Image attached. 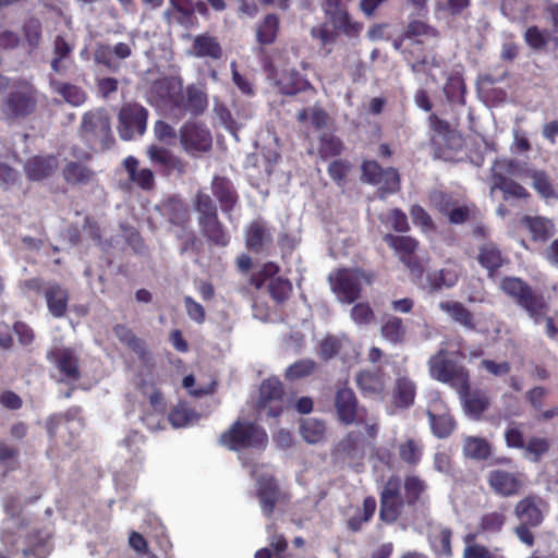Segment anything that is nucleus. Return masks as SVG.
<instances>
[{
  "instance_id": "obj_1",
  "label": "nucleus",
  "mask_w": 558,
  "mask_h": 558,
  "mask_svg": "<svg viewBox=\"0 0 558 558\" xmlns=\"http://www.w3.org/2000/svg\"><path fill=\"white\" fill-rule=\"evenodd\" d=\"M7 88L1 100V112L7 121L23 120L35 113L38 106V90L32 83L16 80Z\"/></svg>"
},
{
  "instance_id": "obj_2",
  "label": "nucleus",
  "mask_w": 558,
  "mask_h": 558,
  "mask_svg": "<svg viewBox=\"0 0 558 558\" xmlns=\"http://www.w3.org/2000/svg\"><path fill=\"white\" fill-rule=\"evenodd\" d=\"M499 288L505 295L523 308L536 323L546 315L548 304L544 295L534 291L523 279L506 276L500 280Z\"/></svg>"
},
{
  "instance_id": "obj_3",
  "label": "nucleus",
  "mask_w": 558,
  "mask_h": 558,
  "mask_svg": "<svg viewBox=\"0 0 558 558\" xmlns=\"http://www.w3.org/2000/svg\"><path fill=\"white\" fill-rule=\"evenodd\" d=\"M220 446L231 451L244 449H264L268 442L266 430L258 424L236 420L225 430L218 439Z\"/></svg>"
},
{
  "instance_id": "obj_4",
  "label": "nucleus",
  "mask_w": 558,
  "mask_h": 558,
  "mask_svg": "<svg viewBox=\"0 0 558 558\" xmlns=\"http://www.w3.org/2000/svg\"><path fill=\"white\" fill-rule=\"evenodd\" d=\"M194 208L198 214L197 222L206 240L215 246L226 247L230 235L219 219L218 209L211 196L198 191L194 199Z\"/></svg>"
},
{
  "instance_id": "obj_5",
  "label": "nucleus",
  "mask_w": 558,
  "mask_h": 558,
  "mask_svg": "<svg viewBox=\"0 0 558 558\" xmlns=\"http://www.w3.org/2000/svg\"><path fill=\"white\" fill-rule=\"evenodd\" d=\"M80 135L90 149H109L114 138L108 112L105 109L85 112L82 117Z\"/></svg>"
},
{
  "instance_id": "obj_6",
  "label": "nucleus",
  "mask_w": 558,
  "mask_h": 558,
  "mask_svg": "<svg viewBox=\"0 0 558 558\" xmlns=\"http://www.w3.org/2000/svg\"><path fill=\"white\" fill-rule=\"evenodd\" d=\"M448 352L440 349L428 361L430 376L438 381L459 386L461 390L470 388L468 371L456 361L447 357Z\"/></svg>"
},
{
  "instance_id": "obj_7",
  "label": "nucleus",
  "mask_w": 558,
  "mask_h": 558,
  "mask_svg": "<svg viewBox=\"0 0 558 558\" xmlns=\"http://www.w3.org/2000/svg\"><path fill=\"white\" fill-rule=\"evenodd\" d=\"M149 111L138 102L124 104L118 113V133L123 141L142 137L147 130Z\"/></svg>"
},
{
  "instance_id": "obj_8",
  "label": "nucleus",
  "mask_w": 558,
  "mask_h": 558,
  "mask_svg": "<svg viewBox=\"0 0 558 558\" xmlns=\"http://www.w3.org/2000/svg\"><path fill=\"white\" fill-rule=\"evenodd\" d=\"M364 272L355 268H339L330 272L328 281L337 299L347 304L354 303L361 296Z\"/></svg>"
},
{
  "instance_id": "obj_9",
  "label": "nucleus",
  "mask_w": 558,
  "mask_h": 558,
  "mask_svg": "<svg viewBox=\"0 0 558 558\" xmlns=\"http://www.w3.org/2000/svg\"><path fill=\"white\" fill-rule=\"evenodd\" d=\"M407 505L401 494V478L391 475L385 482L379 493V519L386 524H392L401 517Z\"/></svg>"
},
{
  "instance_id": "obj_10",
  "label": "nucleus",
  "mask_w": 558,
  "mask_h": 558,
  "mask_svg": "<svg viewBox=\"0 0 558 558\" xmlns=\"http://www.w3.org/2000/svg\"><path fill=\"white\" fill-rule=\"evenodd\" d=\"M519 165L512 159H496L492 167L494 187L504 193V198H527L530 193L520 183L507 178L505 174H515Z\"/></svg>"
},
{
  "instance_id": "obj_11",
  "label": "nucleus",
  "mask_w": 558,
  "mask_h": 558,
  "mask_svg": "<svg viewBox=\"0 0 558 558\" xmlns=\"http://www.w3.org/2000/svg\"><path fill=\"white\" fill-rule=\"evenodd\" d=\"M384 242L393 250L399 260L416 276H422L423 266L416 255L418 241L410 235H395L387 233L383 238Z\"/></svg>"
},
{
  "instance_id": "obj_12",
  "label": "nucleus",
  "mask_w": 558,
  "mask_h": 558,
  "mask_svg": "<svg viewBox=\"0 0 558 558\" xmlns=\"http://www.w3.org/2000/svg\"><path fill=\"white\" fill-rule=\"evenodd\" d=\"M27 287L45 296L48 311L53 317L61 318L66 314L70 301L66 288L56 281L43 286L39 279L29 280Z\"/></svg>"
},
{
  "instance_id": "obj_13",
  "label": "nucleus",
  "mask_w": 558,
  "mask_h": 558,
  "mask_svg": "<svg viewBox=\"0 0 558 558\" xmlns=\"http://www.w3.org/2000/svg\"><path fill=\"white\" fill-rule=\"evenodd\" d=\"M338 420L344 425L363 423L367 411L360 407L355 392L349 387H340L335 393L333 400Z\"/></svg>"
},
{
  "instance_id": "obj_14",
  "label": "nucleus",
  "mask_w": 558,
  "mask_h": 558,
  "mask_svg": "<svg viewBox=\"0 0 558 558\" xmlns=\"http://www.w3.org/2000/svg\"><path fill=\"white\" fill-rule=\"evenodd\" d=\"M362 180L372 185L381 184L384 193H396L400 190V174L393 167L384 169L376 160H363L361 165Z\"/></svg>"
},
{
  "instance_id": "obj_15",
  "label": "nucleus",
  "mask_w": 558,
  "mask_h": 558,
  "mask_svg": "<svg viewBox=\"0 0 558 558\" xmlns=\"http://www.w3.org/2000/svg\"><path fill=\"white\" fill-rule=\"evenodd\" d=\"M179 135L182 148L191 156L207 153L213 147L210 131L197 122H185L181 126Z\"/></svg>"
},
{
  "instance_id": "obj_16",
  "label": "nucleus",
  "mask_w": 558,
  "mask_h": 558,
  "mask_svg": "<svg viewBox=\"0 0 558 558\" xmlns=\"http://www.w3.org/2000/svg\"><path fill=\"white\" fill-rule=\"evenodd\" d=\"M283 385L277 377H269L262 381L257 400V409L267 416L278 417L283 412Z\"/></svg>"
},
{
  "instance_id": "obj_17",
  "label": "nucleus",
  "mask_w": 558,
  "mask_h": 558,
  "mask_svg": "<svg viewBox=\"0 0 558 558\" xmlns=\"http://www.w3.org/2000/svg\"><path fill=\"white\" fill-rule=\"evenodd\" d=\"M71 155L78 159L68 161L62 168V178L70 185L85 186L96 181V172L83 161L92 159V154L77 147L71 148Z\"/></svg>"
},
{
  "instance_id": "obj_18",
  "label": "nucleus",
  "mask_w": 558,
  "mask_h": 558,
  "mask_svg": "<svg viewBox=\"0 0 558 558\" xmlns=\"http://www.w3.org/2000/svg\"><path fill=\"white\" fill-rule=\"evenodd\" d=\"M182 82L174 77H161L155 80L148 92V100L151 104L165 106L173 117L180 93L182 92Z\"/></svg>"
},
{
  "instance_id": "obj_19",
  "label": "nucleus",
  "mask_w": 558,
  "mask_h": 558,
  "mask_svg": "<svg viewBox=\"0 0 558 558\" xmlns=\"http://www.w3.org/2000/svg\"><path fill=\"white\" fill-rule=\"evenodd\" d=\"M47 360L58 369L61 381L76 383L81 379L80 359L72 348H53L47 353Z\"/></svg>"
},
{
  "instance_id": "obj_20",
  "label": "nucleus",
  "mask_w": 558,
  "mask_h": 558,
  "mask_svg": "<svg viewBox=\"0 0 558 558\" xmlns=\"http://www.w3.org/2000/svg\"><path fill=\"white\" fill-rule=\"evenodd\" d=\"M476 260L486 270L489 279H495L500 269L509 263L508 256L494 241H486L477 246Z\"/></svg>"
},
{
  "instance_id": "obj_21",
  "label": "nucleus",
  "mask_w": 558,
  "mask_h": 558,
  "mask_svg": "<svg viewBox=\"0 0 558 558\" xmlns=\"http://www.w3.org/2000/svg\"><path fill=\"white\" fill-rule=\"evenodd\" d=\"M178 100L173 113L177 119H181L187 113L199 116L208 106L207 95L194 84L189 85L185 90L182 89Z\"/></svg>"
},
{
  "instance_id": "obj_22",
  "label": "nucleus",
  "mask_w": 558,
  "mask_h": 558,
  "mask_svg": "<svg viewBox=\"0 0 558 558\" xmlns=\"http://www.w3.org/2000/svg\"><path fill=\"white\" fill-rule=\"evenodd\" d=\"M487 483L495 494L502 497H511L521 493L523 476L520 473L497 469L489 472Z\"/></svg>"
},
{
  "instance_id": "obj_23",
  "label": "nucleus",
  "mask_w": 558,
  "mask_h": 558,
  "mask_svg": "<svg viewBox=\"0 0 558 558\" xmlns=\"http://www.w3.org/2000/svg\"><path fill=\"white\" fill-rule=\"evenodd\" d=\"M546 501L537 495H529L518 501L514 507V514L520 523L539 526L544 520V509Z\"/></svg>"
},
{
  "instance_id": "obj_24",
  "label": "nucleus",
  "mask_w": 558,
  "mask_h": 558,
  "mask_svg": "<svg viewBox=\"0 0 558 558\" xmlns=\"http://www.w3.org/2000/svg\"><path fill=\"white\" fill-rule=\"evenodd\" d=\"M211 193L219 202L223 214L230 215L239 203V194L232 181L227 177L215 175L211 181Z\"/></svg>"
},
{
  "instance_id": "obj_25",
  "label": "nucleus",
  "mask_w": 558,
  "mask_h": 558,
  "mask_svg": "<svg viewBox=\"0 0 558 558\" xmlns=\"http://www.w3.org/2000/svg\"><path fill=\"white\" fill-rule=\"evenodd\" d=\"M51 531L49 527L33 529L25 538L23 555L25 558H47L51 550Z\"/></svg>"
},
{
  "instance_id": "obj_26",
  "label": "nucleus",
  "mask_w": 558,
  "mask_h": 558,
  "mask_svg": "<svg viewBox=\"0 0 558 558\" xmlns=\"http://www.w3.org/2000/svg\"><path fill=\"white\" fill-rule=\"evenodd\" d=\"M257 498L262 512L270 518L281 498V490L278 481L274 476H262L257 486Z\"/></svg>"
},
{
  "instance_id": "obj_27",
  "label": "nucleus",
  "mask_w": 558,
  "mask_h": 558,
  "mask_svg": "<svg viewBox=\"0 0 558 558\" xmlns=\"http://www.w3.org/2000/svg\"><path fill=\"white\" fill-rule=\"evenodd\" d=\"M124 170L128 173L130 182L143 191L155 189V174L149 168H141L140 160L134 156H128L123 160Z\"/></svg>"
},
{
  "instance_id": "obj_28",
  "label": "nucleus",
  "mask_w": 558,
  "mask_h": 558,
  "mask_svg": "<svg viewBox=\"0 0 558 558\" xmlns=\"http://www.w3.org/2000/svg\"><path fill=\"white\" fill-rule=\"evenodd\" d=\"M244 233L246 248L256 254L264 252L265 246L272 241L266 222L260 219L251 221Z\"/></svg>"
},
{
  "instance_id": "obj_29",
  "label": "nucleus",
  "mask_w": 558,
  "mask_h": 558,
  "mask_svg": "<svg viewBox=\"0 0 558 558\" xmlns=\"http://www.w3.org/2000/svg\"><path fill=\"white\" fill-rule=\"evenodd\" d=\"M194 14L192 0H169V7L163 12V20L168 25L189 26L193 23Z\"/></svg>"
},
{
  "instance_id": "obj_30",
  "label": "nucleus",
  "mask_w": 558,
  "mask_h": 558,
  "mask_svg": "<svg viewBox=\"0 0 558 558\" xmlns=\"http://www.w3.org/2000/svg\"><path fill=\"white\" fill-rule=\"evenodd\" d=\"M415 397V383L408 376L397 377L391 392L392 404L397 409H409L414 404Z\"/></svg>"
},
{
  "instance_id": "obj_31",
  "label": "nucleus",
  "mask_w": 558,
  "mask_h": 558,
  "mask_svg": "<svg viewBox=\"0 0 558 558\" xmlns=\"http://www.w3.org/2000/svg\"><path fill=\"white\" fill-rule=\"evenodd\" d=\"M147 156L153 165L160 167L166 173L173 170L184 171L185 163L165 147L151 145L147 149Z\"/></svg>"
},
{
  "instance_id": "obj_32",
  "label": "nucleus",
  "mask_w": 558,
  "mask_h": 558,
  "mask_svg": "<svg viewBox=\"0 0 558 558\" xmlns=\"http://www.w3.org/2000/svg\"><path fill=\"white\" fill-rule=\"evenodd\" d=\"M460 278L457 265L444 267L441 269L428 272L426 276L427 287L430 293L439 292L442 289L453 288Z\"/></svg>"
},
{
  "instance_id": "obj_33",
  "label": "nucleus",
  "mask_w": 558,
  "mask_h": 558,
  "mask_svg": "<svg viewBox=\"0 0 558 558\" xmlns=\"http://www.w3.org/2000/svg\"><path fill=\"white\" fill-rule=\"evenodd\" d=\"M191 52L196 58H210L213 60H219L223 54L218 38L208 33L195 36Z\"/></svg>"
},
{
  "instance_id": "obj_34",
  "label": "nucleus",
  "mask_w": 558,
  "mask_h": 558,
  "mask_svg": "<svg viewBox=\"0 0 558 558\" xmlns=\"http://www.w3.org/2000/svg\"><path fill=\"white\" fill-rule=\"evenodd\" d=\"M112 330L118 340L134 352L141 361L148 360L149 352L145 341L138 338L131 328L123 324H117Z\"/></svg>"
},
{
  "instance_id": "obj_35",
  "label": "nucleus",
  "mask_w": 558,
  "mask_h": 558,
  "mask_svg": "<svg viewBox=\"0 0 558 558\" xmlns=\"http://www.w3.org/2000/svg\"><path fill=\"white\" fill-rule=\"evenodd\" d=\"M58 167L54 156H36L25 165V173L32 181H40L51 177Z\"/></svg>"
},
{
  "instance_id": "obj_36",
  "label": "nucleus",
  "mask_w": 558,
  "mask_h": 558,
  "mask_svg": "<svg viewBox=\"0 0 558 558\" xmlns=\"http://www.w3.org/2000/svg\"><path fill=\"white\" fill-rule=\"evenodd\" d=\"M356 385L364 397H381L385 391L384 374L373 371H361L356 375Z\"/></svg>"
},
{
  "instance_id": "obj_37",
  "label": "nucleus",
  "mask_w": 558,
  "mask_h": 558,
  "mask_svg": "<svg viewBox=\"0 0 558 558\" xmlns=\"http://www.w3.org/2000/svg\"><path fill=\"white\" fill-rule=\"evenodd\" d=\"M404 500L407 506L414 507L418 504L424 505L428 499L427 483L417 475H407L403 481Z\"/></svg>"
},
{
  "instance_id": "obj_38",
  "label": "nucleus",
  "mask_w": 558,
  "mask_h": 558,
  "mask_svg": "<svg viewBox=\"0 0 558 558\" xmlns=\"http://www.w3.org/2000/svg\"><path fill=\"white\" fill-rule=\"evenodd\" d=\"M438 306L442 312L447 313L456 324L468 330L475 329L476 324L474 315L462 302L442 301Z\"/></svg>"
},
{
  "instance_id": "obj_39",
  "label": "nucleus",
  "mask_w": 558,
  "mask_h": 558,
  "mask_svg": "<svg viewBox=\"0 0 558 558\" xmlns=\"http://www.w3.org/2000/svg\"><path fill=\"white\" fill-rule=\"evenodd\" d=\"M280 19L275 13L266 14L256 25L255 37L260 46L272 45L279 35Z\"/></svg>"
},
{
  "instance_id": "obj_40",
  "label": "nucleus",
  "mask_w": 558,
  "mask_h": 558,
  "mask_svg": "<svg viewBox=\"0 0 558 558\" xmlns=\"http://www.w3.org/2000/svg\"><path fill=\"white\" fill-rule=\"evenodd\" d=\"M332 27L348 37H356L361 33L363 25L352 20L348 9L325 13Z\"/></svg>"
},
{
  "instance_id": "obj_41",
  "label": "nucleus",
  "mask_w": 558,
  "mask_h": 558,
  "mask_svg": "<svg viewBox=\"0 0 558 558\" xmlns=\"http://www.w3.org/2000/svg\"><path fill=\"white\" fill-rule=\"evenodd\" d=\"M277 84L280 93L289 96L296 95L312 88L311 83L294 69L284 71Z\"/></svg>"
},
{
  "instance_id": "obj_42",
  "label": "nucleus",
  "mask_w": 558,
  "mask_h": 558,
  "mask_svg": "<svg viewBox=\"0 0 558 558\" xmlns=\"http://www.w3.org/2000/svg\"><path fill=\"white\" fill-rule=\"evenodd\" d=\"M464 393L463 408L469 416L474 420H478L481 415L488 410L490 400L487 395L483 391L475 390L469 392V389L461 390Z\"/></svg>"
},
{
  "instance_id": "obj_43",
  "label": "nucleus",
  "mask_w": 558,
  "mask_h": 558,
  "mask_svg": "<svg viewBox=\"0 0 558 558\" xmlns=\"http://www.w3.org/2000/svg\"><path fill=\"white\" fill-rule=\"evenodd\" d=\"M380 333L391 344H401L405 341L407 327L402 318L390 315L383 320Z\"/></svg>"
},
{
  "instance_id": "obj_44",
  "label": "nucleus",
  "mask_w": 558,
  "mask_h": 558,
  "mask_svg": "<svg viewBox=\"0 0 558 558\" xmlns=\"http://www.w3.org/2000/svg\"><path fill=\"white\" fill-rule=\"evenodd\" d=\"M427 416L433 434L440 439L449 437L456 428L453 416L445 409L441 413L427 410Z\"/></svg>"
},
{
  "instance_id": "obj_45",
  "label": "nucleus",
  "mask_w": 558,
  "mask_h": 558,
  "mask_svg": "<svg viewBox=\"0 0 558 558\" xmlns=\"http://www.w3.org/2000/svg\"><path fill=\"white\" fill-rule=\"evenodd\" d=\"M523 38L529 48L534 51L546 50L549 41L558 47V37H551L549 31L539 28L537 25L529 26L523 34Z\"/></svg>"
},
{
  "instance_id": "obj_46",
  "label": "nucleus",
  "mask_w": 558,
  "mask_h": 558,
  "mask_svg": "<svg viewBox=\"0 0 558 558\" xmlns=\"http://www.w3.org/2000/svg\"><path fill=\"white\" fill-rule=\"evenodd\" d=\"M452 530L450 527H439L434 531L429 536L432 549L437 558H451L452 546Z\"/></svg>"
},
{
  "instance_id": "obj_47",
  "label": "nucleus",
  "mask_w": 558,
  "mask_h": 558,
  "mask_svg": "<svg viewBox=\"0 0 558 558\" xmlns=\"http://www.w3.org/2000/svg\"><path fill=\"white\" fill-rule=\"evenodd\" d=\"M444 94L450 104L465 105L466 85L461 74H451L445 85Z\"/></svg>"
},
{
  "instance_id": "obj_48",
  "label": "nucleus",
  "mask_w": 558,
  "mask_h": 558,
  "mask_svg": "<svg viewBox=\"0 0 558 558\" xmlns=\"http://www.w3.org/2000/svg\"><path fill=\"white\" fill-rule=\"evenodd\" d=\"M524 222L531 232L534 242H546L554 234V225L542 217H525Z\"/></svg>"
},
{
  "instance_id": "obj_49",
  "label": "nucleus",
  "mask_w": 558,
  "mask_h": 558,
  "mask_svg": "<svg viewBox=\"0 0 558 558\" xmlns=\"http://www.w3.org/2000/svg\"><path fill=\"white\" fill-rule=\"evenodd\" d=\"M342 141L332 133H323L318 140V156L323 160L338 157L343 151Z\"/></svg>"
},
{
  "instance_id": "obj_50",
  "label": "nucleus",
  "mask_w": 558,
  "mask_h": 558,
  "mask_svg": "<svg viewBox=\"0 0 558 558\" xmlns=\"http://www.w3.org/2000/svg\"><path fill=\"white\" fill-rule=\"evenodd\" d=\"M51 86L56 93L61 95L72 106L77 107L86 101L87 95L80 86L59 81H52Z\"/></svg>"
},
{
  "instance_id": "obj_51",
  "label": "nucleus",
  "mask_w": 558,
  "mask_h": 558,
  "mask_svg": "<svg viewBox=\"0 0 558 558\" xmlns=\"http://www.w3.org/2000/svg\"><path fill=\"white\" fill-rule=\"evenodd\" d=\"M165 214L168 220L175 226H184L190 220V214L186 205L179 198L170 197L165 204Z\"/></svg>"
},
{
  "instance_id": "obj_52",
  "label": "nucleus",
  "mask_w": 558,
  "mask_h": 558,
  "mask_svg": "<svg viewBox=\"0 0 558 558\" xmlns=\"http://www.w3.org/2000/svg\"><path fill=\"white\" fill-rule=\"evenodd\" d=\"M490 445L485 438L469 436L464 439L463 452L470 458L485 460L490 456Z\"/></svg>"
},
{
  "instance_id": "obj_53",
  "label": "nucleus",
  "mask_w": 558,
  "mask_h": 558,
  "mask_svg": "<svg viewBox=\"0 0 558 558\" xmlns=\"http://www.w3.org/2000/svg\"><path fill=\"white\" fill-rule=\"evenodd\" d=\"M480 210L475 204H461L459 201L448 213L447 219L451 225H463L478 217Z\"/></svg>"
},
{
  "instance_id": "obj_54",
  "label": "nucleus",
  "mask_w": 558,
  "mask_h": 558,
  "mask_svg": "<svg viewBox=\"0 0 558 558\" xmlns=\"http://www.w3.org/2000/svg\"><path fill=\"white\" fill-rule=\"evenodd\" d=\"M325 424L316 418H305L300 423V434L308 444H317L325 436Z\"/></svg>"
},
{
  "instance_id": "obj_55",
  "label": "nucleus",
  "mask_w": 558,
  "mask_h": 558,
  "mask_svg": "<svg viewBox=\"0 0 558 558\" xmlns=\"http://www.w3.org/2000/svg\"><path fill=\"white\" fill-rule=\"evenodd\" d=\"M524 454L533 462H539L550 450V441L546 437L532 436L524 447Z\"/></svg>"
},
{
  "instance_id": "obj_56",
  "label": "nucleus",
  "mask_w": 558,
  "mask_h": 558,
  "mask_svg": "<svg viewBox=\"0 0 558 558\" xmlns=\"http://www.w3.org/2000/svg\"><path fill=\"white\" fill-rule=\"evenodd\" d=\"M507 517L504 512L492 511L483 514L478 523V533L496 534L505 526Z\"/></svg>"
},
{
  "instance_id": "obj_57",
  "label": "nucleus",
  "mask_w": 558,
  "mask_h": 558,
  "mask_svg": "<svg viewBox=\"0 0 558 558\" xmlns=\"http://www.w3.org/2000/svg\"><path fill=\"white\" fill-rule=\"evenodd\" d=\"M292 289L291 281L282 277L272 278L268 284L269 294L278 304L284 303L290 298Z\"/></svg>"
},
{
  "instance_id": "obj_58",
  "label": "nucleus",
  "mask_w": 558,
  "mask_h": 558,
  "mask_svg": "<svg viewBox=\"0 0 558 558\" xmlns=\"http://www.w3.org/2000/svg\"><path fill=\"white\" fill-rule=\"evenodd\" d=\"M430 206L439 214L447 217L458 199L451 194L440 190H434L428 195Z\"/></svg>"
},
{
  "instance_id": "obj_59",
  "label": "nucleus",
  "mask_w": 558,
  "mask_h": 558,
  "mask_svg": "<svg viewBox=\"0 0 558 558\" xmlns=\"http://www.w3.org/2000/svg\"><path fill=\"white\" fill-rule=\"evenodd\" d=\"M316 369V363L310 359H303L291 364L284 372L287 380L293 381L312 375Z\"/></svg>"
},
{
  "instance_id": "obj_60",
  "label": "nucleus",
  "mask_w": 558,
  "mask_h": 558,
  "mask_svg": "<svg viewBox=\"0 0 558 558\" xmlns=\"http://www.w3.org/2000/svg\"><path fill=\"white\" fill-rule=\"evenodd\" d=\"M529 177L536 192L544 198L555 197V190L548 174L543 170H531Z\"/></svg>"
},
{
  "instance_id": "obj_61",
  "label": "nucleus",
  "mask_w": 558,
  "mask_h": 558,
  "mask_svg": "<svg viewBox=\"0 0 558 558\" xmlns=\"http://www.w3.org/2000/svg\"><path fill=\"white\" fill-rule=\"evenodd\" d=\"M400 459L410 465H416L421 461L422 449L414 439H408L399 445Z\"/></svg>"
},
{
  "instance_id": "obj_62",
  "label": "nucleus",
  "mask_w": 558,
  "mask_h": 558,
  "mask_svg": "<svg viewBox=\"0 0 558 558\" xmlns=\"http://www.w3.org/2000/svg\"><path fill=\"white\" fill-rule=\"evenodd\" d=\"M25 40L32 48L40 45L43 37V26L38 19L31 17L23 25Z\"/></svg>"
},
{
  "instance_id": "obj_63",
  "label": "nucleus",
  "mask_w": 558,
  "mask_h": 558,
  "mask_svg": "<svg viewBox=\"0 0 558 558\" xmlns=\"http://www.w3.org/2000/svg\"><path fill=\"white\" fill-rule=\"evenodd\" d=\"M94 61L97 64H101L108 70L116 72L119 69V64L113 60L112 49L109 45L98 44L94 51Z\"/></svg>"
},
{
  "instance_id": "obj_64",
  "label": "nucleus",
  "mask_w": 558,
  "mask_h": 558,
  "mask_svg": "<svg viewBox=\"0 0 558 558\" xmlns=\"http://www.w3.org/2000/svg\"><path fill=\"white\" fill-rule=\"evenodd\" d=\"M194 412L184 404L174 407L168 414V421L173 427L186 426L193 417Z\"/></svg>"
}]
</instances>
